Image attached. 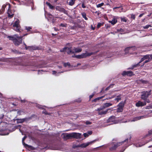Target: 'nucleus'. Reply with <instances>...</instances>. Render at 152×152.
Returning a JSON list of instances; mask_svg holds the SVG:
<instances>
[{
    "instance_id": "obj_1",
    "label": "nucleus",
    "mask_w": 152,
    "mask_h": 152,
    "mask_svg": "<svg viewBox=\"0 0 152 152\" xmlns=\"http://www.w3.org/2000/svg\"><path fill=\"white\" fill-rule=\"evenodd\" d=\"M27 35V34H25L23 36H19L18 35L15 34L13 36H8V37L9 38V39L13 41L15 45L18 46L22 43L23 37Z\"/></svg>"
},
{
    "instance_id": "obj_2",
    "label": "nucleus",
    "mask_w": 152,
    "mask_h": 152,
    "mask_svg": "<svg viewBox=\"0 0 152 152\" xmlns=\"http://www.w3.org/2000/svg\"><path fill=\"white\" fill-rule=\"evenodd\" d=\"M81 134L80 133L73 132L72 133L67 134L66 137L67 138H69L70 137L75 138H79L80 137Z\"/></svg>"
},
{
    "instance_id": "obj_3",
    "label": "nucleus",
    "mask_w": 152,
    "mask_h": 152,
    "mask_svg": "<svg viewBox=\"0 0 152 152\" xmlns=\"http://www.w3.org/2000/svg\"><path fill=\"white\" fill-rule=\"evenodd\" d=\"M129 140L128 139H127L125 140L124 141L118 143L116 144H115L114 145V146L110 148V150L111 151H113V150H115L118 146L120 145V144H122L124 143H125V144L126 145V144L127 143V142H128Z\"/></svg>"
},
{
    "instance_id": "obj_4",
    "label": "nucleus",
    "mask_w": 152,
    "mask_h": 152,
    "mask_svg": "<svg viewBox=\"0 0 152 152\" xmlns=\"http://www.w3.org/2000/svg\"><path fill=\"white\" fill-rule=\"evenodd\" d=\"M93 54V53H89L86 52L85 53H83L80 55L74 56H72L73 57H75L78 58H83L86 57L87 56H89Z\"/></svg>"
},
{
    "instance_id": "obj_5",
    "label": "nucleus",
    "mask_w": 152,
    "mask_h": 152,
    "mask_svg": "<svg viewBox=\"0 0 152 152\" xmlns=\"http://www.w3.org/2000/svg\"><path fill=\"white\" fill-rule=\"evenodd\" d=\"M107 122V123H111L110 124H112L118 123L119 121L117 119H116L114 116H112L109 118Z\"/></svg>"
},
{
    "instance_id": "obj_6",
    "label": "nucleus",
    "mask_w": 152,
    "mask_h": 152,
    "mask_svg": "<svg viewBox=\"0 0 152 152\" xmlns=\"http://www.w3.org/2000/svg\"><path fill=\"white\" fill-rule=\"evenodd\" d=\"M60 51L61 52H66L68 54L74 53V50H73L71 47L70 48L65 47L62 50H60Z\"/></svg>"
},
{
    "instance_id": "obj_7",
    "label": "nucleus",
    "mask_w": 152,
    "mask_h": 152,
    "mask_svg": "<svg viewBox=\"0 0 152 152\" xmlns=\"http://www.w3.org/2000/svg\"><path fill=\"white\" fill-rule=\"evenodd\" d=\"M19 23V20L17 19L13 25V29L16 31H18L20 30V26Z\"/></svg>"
},
{
    "instance_id": "obj_8",
    "label": "nucleus",
    "mask_w": 152,
    "mask_h": 152,
    "mask_svg": "<svg viewBox=\"0 0 152 152\" xmlns=\"http://www.w3.org/2000/svg\"><path fill=\"white\" fill-rule=\"evenodd\" d=\"M141 98L142 99L145 100L151 94V91H143L142 92Z\"/></svg>"
},
{
    "instance_id": "obj_9",
    "label": "nucleus",
    "mask_w": 152,
    "mask_h": 152,
    "mask_svg": "<svg viewBox=\"0 0 152 152\" xmlns=\"http://www.w3.org/2000/svg\"><path fill=\"white\" fill-rule=\"evenodd\" d=\"M147 117H148V116L147 115L140 116H137L133 118L132 120H130V121L131 122L135 121H137V120L141 119H142L144 118H145Z\"/></svg>"
},
{
    "instance_id": "obj_10",
    "label": "nucleus",
    "mask_w": 152,
    "mask_h": 152,
    "mask_svg": "<svg viewBox=\"0 0 152 152\" xmlns=\"http://www.w3.org/2000/svg\"><path fill=\"white\" fill-rule=\"evenodd\" d=\"M94 141H91L89 142H88L86 143H83L79 145H77V147H80L82 148H85L88 146L90 144H91L94 142Z\"/></svg>"
},
{
    "instance_id": "obj_11",
    "label": "nucleus",
    "mask_w": 152,
    "mask_h": 152,
    "mask_svg": "<svg viewBox=\"0 0 152 152\" xmlns=\"http://www.w3.org/2000/svg\"><path fill=\"white\" fill-rule=\"evenodd\" d=\"M152 140V139H149L148 140V139H147L146 138H145V141H146L145 142L143 143H142L141 144H140V143H135L134 144V145L136 147H140L144 145H145V144L147 143L148 142H149V141H151Z\"/></svg>"
},
{
    "instance_id": "obj_12",
    "label": "nucleus",
    "mask_w": 152,
    "mask_h": 152,
    "mask_svg": "<svg viewBox=\"0 0 152 152\" xmlns=\"http://www.w3.org/2000/svg\"><path fill=\"white\" fill-rule=\"evenodd\" d=\"M118 107L117 109L118 112H121L122 111L123 108L124 106V104L123 102H120L118 105Z\"/></svg>"
},
{
    "instance_id": "obj_13",
    "label": "nucleus",
    "mask_w": 152,
    "mask_h": 152,
    "mask_svg": "<svg viewBox=\"0 0 152 152\" xmlns=\"http://www.w3.org/2000/svg\"><path fill=\"white\" fill-rule=\"evenodd\" d=\"M9 8L8 10L7 13L8 15V17L10 18H11L13 17L14 15V12L10 10V5L8 4Z\"/></svg>"
},
{
    "instance_id": "obj_14",
    "label": "nucleus",
    "mask_w": 152,
    "mask_h": 152,
    "mask_svg": "<svg viewBox=\"0 0 152 152\" xmlns=\"http://www.w3.org/2000/svg\"><path fill=\"white\" fill-rule=\"evenodd\" d=\"M112 105V104L110 103H105L104 105L100 107L98 109V110H103L106 107H107Z\"/></svg>"
},
{
    "instance_id": "obj_15",
    "label": "nucleus",
    "mask_w": 152,
    "mask_h": 152,
    "mask_svg": "<svg viewBox=\"0 0 152 152\" xmlns=\"http://www.w3.org/2000/svg\"><path fill=\"white\" fill-rule=\"evenodd\" d=\"M26 138V136H24L22 139V142L23 145L26 148H29L31 149H34V148L33 147L25 143L24 142V140Z\"/></svg>"
},
{
    "instance_id": "obj_16",
    "label": "nucleus",
    "mask_w": 152,
    "mask_h": 152,
    "mask_svg": "<svg viewBox=\"0 0 152 152\" xmlns=\"http://www.w3.org/2000/svg\"><path fill=\"white\" fill-rule=\"evenodd\" d=\"M45 15L46 17H48V20L50 21H52V23H53L54 22V19L53 18V17L52 15L50 14H45Z\"/></svg>"
},
{
    "instance_id": "obj_17",
    "label": "nucleus",
    "mask_w": 152,
    "mask_h": 152,
    "mask_svg": "<svg viewBox=\"0 0 152 152\" xmlns=\"http://www.w3.org/2000/svg\"><path fill=\"white\" fill-rule=\"evenodd\" d=\"M122 75L123 76L127 75L129 76H132L133 75V73L132 71H124L122 73Z\"/></svg>"
},
{
    "instance_id": "obj_18",
    "label": "nucleus",
    "mask_w": 152,
    "mask_h": 152,
    "mask_svg": "<svg viewBox=\"0 0 152 152\" xmlns=\"http://www.w3.org/2000/svg\"><path fill=\"white\" fill-rule=\"evenodd\" d=\"M145 102H142L140 101L137 102L135 104L136 106L137 107H142L146 105Z\"/></svg>"
},
{
    "instance_id": "obj_19",
    "label": "nucleus",
    "mask_w": 152,
    "mask_h": 152,
    "mask_svg": "<svg viewBox=\"0 0 152 152\" xmlns=\"http://www.w3.org/2000/svg\"><path fill=\"white\" fill-rule=\"evenodd\" d=\"M109 109H108L104 111L103 110H98V109L96 110L97 111H98V114L100 115H102L103 114H105L107 113L108 110Z\"/></svg>"
},
{
    "instance_id": "obj_20",
    "label": "nucleus",
    "mask_w": 152,
    "mask_h": 152,
    "mask_svg": "<svg viewBox=\"0 0 152 152\" xmlns=\"http://www.w3.org/2000/svg\"><path fill=\"white\" fill-rule=\"evenodd\" d=\"M50 148V149L54 150H58L59 149V148L58 147H57L56 146H53L51 147H48V146H47L46 147L43 146V148Z\"/></svg>"
},
{
    "instance_id": "obj_21",
    "label": "nucleus",
    "mask_w": 152,
    "mask_h": 152,
    "mask_svg": "<svg viewBox=\"0 0 152 152\" xmlns=\"http://www.w3.org/2000/svg\"><path fill=\"white\" fill-rule=\"evenodd\" d=\"M109 22L111 23L112 25H114L117 23V18L115 17L112 20H110Z\"/></svg>"
},
{
    "instance_id": "obj_22",
    "label": "nucleus",
    "mask_w": 152,
    "mask_h": 152,
    "mask_svg": "<svg viewBox=\"0 0 152 152\" xmlns=\"http://www.w3.org/2000/svg\"><path fill=\"white\" fill-rule=\"evenodd\" d=\"M150 55H147L145 56H144L141 59L140 61V63L143 61L145 60H146L148 58H149Z\"/></svg>"
},
{
    "instance_id": "obj_23",
    "label": "nucleus",
    "mask_w": 152,
    "mask_h": 152,
    "mask_svg": "<svg viewBox=\"0 0 152 152\" xmlns=\"http://www.w3.org/2000/svg\"><path fill=\"white\" fill-rule=\"evenodd\" d=\"M15 120H16L17 123L18 124V123H23L25 121V119L24 118L18 119H15Z\"/></svg>"
},
{
    "instance_id": "obj_24",
    "label": "nucleus",
    "mask_w": 152,
    "mask_h": 152,
    "mask_svg": "<svg viewBox=\"0 0 152 152\" xmlns=\"http://www.w3.org/2000/svg\"><path fill=\"white\" fill-rule=\"evenodd\" d=\"M64 71H62L61 72H56L53 71V73L52 74L54 75H55L56 76H58L61 73H63Z\"/></svg>"
},
{
    "instance_id": "obj_25",
    "label": "nucleus",
    "mask_w": 152,
    "mask_h": 152,
    "mask_svg": "<svg viewBox=\"0 0 152 152\" xmlns=\"http://www.w3.org/2000/svg\"><path fill=\"white\" fill-rule=\"evenodd\" d=\"M73 50H74V53H79L82 51V49L79 48H74V49Z\"/></svg>"
},
{
    "instance_id": "obj_26",
    "label": "nucleus",
    "mask_w": 152,
    "mask_h": 152,
    "mask_svg": "<svg viewBox=\"0 0 152 152\" xmlns=\"http://www.w3.org/2000/svg\"><path fill=\"white\" fill-rule=\"evenodd\" d=\"M8 60V59L3 57L0 58V61L8 62V61H9Z\"/></svg>"
},
{
    "instance_id": "obj_27",
    "label": "nucleus",
    "mask_w": 152,
    "mask_h": 152,
    "mask_svg": "<svg viewBox=\"0 0 152 152\" xmlns=\"http://www.w3.org/2000/svg\"><path fill=\"white\" fill-rule=\"evenodd\" d=\"M75 0H71L70 1L69 3V4L70 6H72L75 3Z\"/></svg>"
},
{
    "instance_id": "obj_28",
    "label": "nucleus",
    "mask_w": 152,
    "mask_h": 152,
    "mask_svg": "<svg viewBox=\"0 0 152 152\" xmlns=\"http://www.w3.org/2000/svg\"><path fill=\"white\" fill-rule=\"evenodd\" d=\"M46 4L50 9H53L54 8V7L52 5L49 3L47 2Z\"/></svg>"
},
{
    "instance_id": "obj_29",
    "label": "nucleus",
    "mask_w": 152,
    "mask_h": 152,
    "mask_svg": "<svg viewBox=\"0 0 152 152\" xmlns=\"http://www.w3.org/2000/svg\"><path fill=\"white\" fill-rule=\"evenodd\" d=\"M64 65L65 67H66L67 66L69 67L70 66V64L69 63L67 62L64 63Z\"/></svg>"
},
{
    "instance_id": "obj_30",
    "label": "nucleus",
    "mask_w": 152,
    "mask_h": 152,
    "mask_svg": "<svg viewBox=\"0 0 152 152\" xmlns=\"http://www.w3.org/2000/svg\"><path fill=\"white\" fill-rule=\"evenodd\" d=\"M121 95L118 96L117 98L115 99V100H117V102H118L121 99Z\"/></svg>"
},
{
    "instance_id": "obj_31",
    "label": "nucleus",
    "mask_w": 152,
    "mask_h": 152,
    "mask_svg": "<svg viewBox=\"0 0 152 152\" xmlns=\"http://www.w3.org/2000/svg\"><path fill=\"white\" fill-rule=\"evenodd\" d=\"M104 5V3H102L100 4H98L96 5V7L97 8L100 7H101L102 6Z\"/></svg>"
},
{
    "instance_id": "obj_32",
    "label": "nucleus",
    "mask_w": 152,
    "mask_h": 152,
    "mask_svg": "<svg viewBox=\"0 0 152 152\" xmlns=\"http://www.w3.org/2000/svg\"><path fill=\"white\" fill-rule=\"evenodd\" d=\"M82 15L83 18H84L86 20H88L86 16V14L85 13H82Z\"/></svg>"
},
{
    "instance_id": "obj_33",
    "label": "nucleus",
    "mask_w": 152,
    "mask_h": 152,
    "mask_svg": "<svg viewBox=\"0 0 152 152\" xmlns=\"http://www.w3.org/2000/svg\"><path fill=\"white\" fill-rule=\"evenodd\" d=\"M104 97V96H101L100 97H99L97 98H96L94 100V101H96V100H98L103 98Z\"/></svg>"
},
{
    "instance_id": "obj_34",
    "label": "nucleus",
    "mask_w": 152,
    "mask_h": 152,
    "mask_svg": "<svg viewBox=\"0 0 152 152\" xmlns=\"http://www.w3.org/2000/svg\"><path fill=\"white\" fill-rule=\"evenodd\" d=\"M151 26L150 25H147L145 26H143V28L145 29H147L149 28V27H151Z\"/></svg>"
},
{
    "instance_id": "obj_35",
    "label": "nucleus",
    "mask_w": 152,
    "mask_h": 152,
    "mask_svg": "<svg viewBox=\"0 0 152 152\" xmlns=\"http://www.w3.org/2000/svg\"><path fill=\"white\" fill-rule=\"evenodd\" d=\"M36 106L39 108L43 109V106L40 105L39 104H36Z\"/></svg>"
},
{
    "instance_id": "obj_36",
    "label": "nucleus",
    "mask_w": 152,
    "mask_h": 152,
    "mask_svg": "<svg viewBox=\"0 0 152 152\" xmlns=\"http://www.w3.org/2000/svg\"><path fill=\"white\" fill-rule=\"evenodd\" d=\"M113 84L110 85V86H108V87H107L106 88V89H105V91H107V90H108L109 89V88H110V87L112 88V87H113Z\"/></svg>"
},
{
    "instance_id": "obj_37",
    "label": "nucleus",
    "mask_w": 152,
    "mask_h": 152,
    "mask_svg": "<svg viewBox=\"0 0 152 152\" xmlns=\"http://www.w3.org/2000/svg\"><path fill=\"white\" fill-rule=\"evenodd\" d=\"M151 59L150 58V57L149 58H148L144 62V63H146L147 62H149L151 60Z\"/></svg>"
},
{
    "instance_id": "obj_38",
    "label": "nucleus",
    "mask_w": 152,
    "mask_h": 152,
    "mask_svg": "<svg viewBox=\"0 0 152 152\" xmlns=\"http://www.w3.org/2000/svg\"><path fill=\"white\" fill-rule=\"evenodd\" d=\"M22 113H23V112L21 110H18L17 112L18 114L19 115H20L22 114Z\"/></svg>"
},
{
    "instance_id": "obj_39",
    "label": "nucleus",
    "mask_w": 152,
    "mask_h": 152,
    "mask_svg": "<svg viewBox=\"0 0 152 152\" xmlns=\"http://www.w3.org/2000/svg\"><path fill=\"white\" fill-rule=\"evenodd\" d=\"M31 48V49L33 50H35L36 49V48L34 47H28V48H27L26 47V49H28V48Z\"/></svg>"
},
{
    "instance_id": "obj_40",
    "label": "nucleus",
    "mask_w": 152,
    "mask_h": 152,
    "mask_svg": "<svg viewBox=\"0 0 152 152\" xmlns=\"http://www.w3.org/2000/svg\"><path fill=\"white\" fill-rule=\"evenodd\" d=\"M140 81L141 83H146L147 82L146 81L142 80H140Z\"/></svg>"
},
{
    "instance_id": "obj_41",
    "label": "nucleus",
    "mask_w": 152,
    "mask_h": 152,
    "mask_svg": "<svg viewBox=\"0 0 152 152\" xmlns=\"http://www.w3.org/2000/svg\"><path fill=\"white\" fill-rule=\"evenodd\" d=\"M61 11L63 12L64 13L66 14L67 13V11L65 10L64 8H62Z\"/></svg>"
},
{
    "instance_id": "obj_42",
    "label": "nucleus",
    "mask_w": 152,
    "mask_h": 152,
    "mask_svg": "<svg viewBox=\"0 0 152 152\" xmlns=\"http://www.w3.org/2000/svg\"><path fill=\"white\" fill-rule=\"evenodd\" d=\"M83 135L85 137H88V134L87 133H84L83 134Z\"/></svg>"
},
{
    "instance_id": "obj_43",
    "label": "nucleus",
    "mask_w": 152,
    "mask_h": 152,
    "mask_svg": "<svg viewBox=\"0 0 152 152\" xmlns=\"http://www.w3.org/2000/svg\"><path fill=\"white\" fill-rule=\"evenodd\" d=\"M102 25V24L101 23H98L97 26V28H99L101 25Z\"/></svg>"
},
{
    "instance_id": "obj_44",
    "label": "nucleus",
    "mask_w": 152,
    "mask_h": 152,
    "mask_svg": "<svg viewBox=\"0 0 152 152\" xmlns=\"http://www.w3.org/2000/svg\"><path fill=\"white\" fill-rule=\"evenodd\" d=\"M121 20L124 22H126L127 21L126 19L125 18H121Z\"/></svg>"
},
{
    "instance_id": "obj_45",
    "label": "nucleus",
    "mask_w": 152,
    "mask_h": 152,
    "mask_svg": "<svg viewBox=\"0 0 152 152\" xmlns=\"http://www.w3.org/2000/svg\"><path fill=\"white\" fill-rule=\"evenodd\" d=\"M145 101L144 102H145V103H146V102L147 103H149L150 102V101L148 99H147V98L145 99V100H144Z\"/></svg>"
},
{
    "instance_id": "obj_46",
    "label": "nucleus",
    "mask_w": 152,
    "mask_h": 152,
    "mask_svg": "<svg viewBox=\"0 0 152 152\" xmlns=\"http://www.w3.org/2000/svg\"><path fill=\"white\" fill-rule=\"evenodd\" d=\"M26 29L28 31H30V30L31 29V27H26Z\"/></svg>"
},
{
    "instance_id": "obj_47",
    "label": "nucleus",
    "mask_w": 152,
    "mask_h": 152,
    "mask_svg": "<svg viewBox=\"0 0 152 152\" xmlns=\"http://www.w3.org/2000/svg\"><path fill=\"white\" fill-rule=\"evenodd\" d=\"M86 124L87 125H88L91 124V123L88 121H87L86 122Z\"/></svg>"
},
{
    "instance_id": "obj_48",
    "label": "nucleus",
    "mask_w": 152,
    "mask_h": 152,
    "mask_svg": "<svg viewBox=\"0 0 152 152\" xmlns=\"http://www.w3.org/2000/svg\"><path fill=\"white\" fill-rule=\"evenodd\" d=\"M6 5H4L2 6V8L3 11H4V10L5 8L6 7Z\"/></svg>"
},
{
    "instance_id": "obj_49",
    "label": "nucleus",
    "mask_w": 152,
    "mask_h": 152,
    "mask_svg": "<svg viewBox=\"0 0 152 152\" xmlns=\"http://www.w3.org/2000/svg\"><path fill=\"white\" fill-rule=\"evenodd\" d=\"M115 97V95H114V96H112L109 97H108V98H107V99H111L112 98H113Z\"/></svg>"
},
{
    "instance_id": "obj_50",
    "label": "nucleus",
    "mask_w": 152,
    "mask_h": 152,
    "mask_svg": "<svg viewBox=\"0 0 152 152\" xmlns=\"http://www.w3.org/2000/svg\"><path fill=\"white\" fill-rule=\"evenodd\" d=\"M43 72V71L42 70H39L38 71V74H42V72Z\"/></svg>"
},
{
    "instance_id": "obj_51",
    "label": "nucleus",
    "mask_w": 152,
    "mask_h": 152,
    "mask_svg": "<svg viewBox=\"0 0 152 152\" xmlns=\"http://www.w3.org/2000/svg\"><path fill=\"white\" fill-rule=\"evenodd\" d=\"M132 48H130H130H126L125 49V50H129L131 49Z\"/></svg>"
},
{
    "instance_id": "obj_52",
    "label": "nucleus",
    "mask_w": 152,
    "mask_h": 152,
    "mask_svg": "<svg viewBox=\"0 0 152 152\" xmlns=\"http://www.w3.org/2000/svg\"><path fill=\"white\" fill-rule=\"evenodd\" d=\"M60 26L63 27H64L65 26V25L64 24L61 23L60 24Z\"/></svg>"
},
{
    "instance_id": "obj_53",
    "label": "nucleus",
    "mask_w": 152,
    "mask_h": 152,
    "mask_svg": "<svg viewBox=\"0 0 152 152\" xmlns=\"http://www.w3.org/2000/svg\"><path fill=\"white\" fill-rule=\"evenodd\" d=\"M92 132L91 131H90V132H88V135H90L91 134H92Z\"/></svg>"
},
{
    "instance_id": "obj_54",
    "label": "nucleus",
    "mask_w": 152,
    "mask_h": 152,
    "mask_svg": "<svg viewBox=\"0 0 152 152\" xmlns=\"http://www.w3.org/2000/svg\"><path fill=\"white\" fill-rule=\"evenodd\" d=\"M149 134H152V129L150 130L149 131Z\"/></svg>"
},
{
    "instance_id": "obj_55",
    "label": "nucleus",
    "mask_w": 152,
    "mask_h": 152,
    "mask_svg": "<svg viewBox=\"0 0 152 152\" xmlns=\"http://www.w3.org/2000/svg\"><path fill=\"white\" fill-rule=\"evenodd\" d=\"M94 95V94H93L91 95H90L89 96L90 99H91L92 98V97Z\"/></svg>"
},
{
    "instance_id": "obj_56",
    "label": "nucleus",
    "mask_w": 152,
    "mask_h": 152,
    "mask_svg": "<svg viewBox=\"0 0 152 152\" xmlns=\"http://www.w3.org/2000/svg\"><path fill=\"white\" fill-rule=\"evenodd\" d=\"M82 7L83 8H86V6L83 4L82 5Z\"/></svg>"
},
{
    "instance_id": "obj_57",
    "label": "nucleus",
    "mask_w": 152,
    "mask_h": 152,
    "mask_svg": "<svg viewBox=\"0 0 152 152\" xmlns=\"http://www.w3.org/2000/svg\"><path fill=\"white\" fill-rule=\"evenodd\" d=\"M143 14H143V13L141 14H140V15L139 17H142L143 16Z\"/></svg>"
},
{
    "instance_id": "obj_58",
    "label": "nucleus",
    "mask_w": 152,
    "mask_h": 152,
    "mask_svg": "<svg viewBox=\"0 0 152 152\" xmlns=\"http://www.w3.org/2000/svg\"><path fill=\"white\" fill-rule=\"evenodd\" d=\"M147 107V108H148V109L151 108H152V106H148V107Z\"/></svg>"
},
{
    "instance_id": "obj_59",
    "label": "nucleus",
    "mask_w": 152,
    "mask_h": 152,
    "mask_svg": "<svg viewBox=\"0 0 152 152\" xmlns=\"http://www.w3.org/2000/svg\"><path fill=\"white\" fill-rule=\"evenodd\" d=\"M150 55V58H151V59L152 60V54L151 55Z\"/></svg>"
},
{
    "instance_id": "obj_60",
    "label": "nucleus",
    "mask_w": 152,
    "mask_h": 152,
    "mask_svg": "<svg viewBox=\"0 0 152 152\" xmlns=\"http://www.w3.org/2000/svg\"><path fill=\"white\" fill-rule=\"evenodd\" d=\"M21 102H25V100H21Z\"/></svg>"
},
{
    "instance_id": "obj_61",
    "label": "nucleus",
    "mask_w": 152,
    "mask_h": 152,
    "mask_svg": "<svg viewBox=\"0 0 152 152\" xmlns=\"http://www.w3.org/2000/svg\"><path fill=\"white\" fill-rule=\"evenodd\" d=\"M132 17L134 19V18L135 17H134V15H132Z\"/></svg>"
},
{
    "instance_id": "obj_62",
    "label": "nucleus",
    "mask_w": 152,
    "mask_h": 152,
    "mask_svg": "<svg viewBox=\"0 0 152 152\" xmlns=\"http://www.w3.org/2000/svg\"><path fill=\"white\" fill-rule=\"evenodd\" d=\"M54 30L55 31H58V30L57 29H56V28H54Z\"/></svg>"
},
{
    "instance_id": "obj_63",
    "label": "nucleus",
    "mask_w": 152,
    "mask_h": 152,
    "mask_svg": "<svg viewBox=\"0 0 152 152\" xmlns=\"http://www.w3.org/2000/svg\"><path fill=\"white\" fill-rule=\"evenodd\" d=\"M42 112H43V113H46L45 111H43Z\"/></svg>"
},
{
    "instance_id": "obj_64",
    "label": "nucleus",
    "mask_w": 152,
    "mask_h": 152,
    "mask_svg": "<svg viewBox=\"0 0 152 152\" xmlns=\"http://www.w3.org/2000/svg\"><path fill=\"white\" fill-rule=\"evenodd\" d=\"M3 64L2 63H0V65H3Z\"/></svg>"
}]
</instances>
